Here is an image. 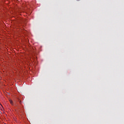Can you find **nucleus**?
<instances>
[{
	"label": "nucleus",
	"instance_id": "nucleus-1",
	"mask_svg": "<svg viewBox=\"0 0 124 124\" xmlns=\"http://www.w3.org/2000/svg\"><path fill=\"white\" fill-rule=\"evenodd\" d=\"M10 102L11 104H12V105H13V101H12V100H10Z\"/></svg>",
	"mask_w": 124,
	"mask_h": 124
}]
</instances>
